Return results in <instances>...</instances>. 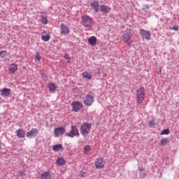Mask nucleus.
Listing matches in <instances>:
<instances>
[{"mask_svg": "<svg viewBox=\"0 0 179 179\" xmlns=\"http://www.w3.org/2000/svg\"><path fill=\"white\" fill-rule=\"evenodd\" d=\"M82 24L84 27H87V29H90L92 25L93 24V18H92L89 15H84L81 17Z\"/></svg>", "mask_w": 179, "mask_h": 179, "instance_id": "f257e3e1", "label": "nucleus"}, {"mask_svg": "<svg viewBox=\"0 0 179 179\" xmlns=\"http://www.w3.org/2000/svg\"><path fill=\"white\" fill-rule=\"evenodd\" d=\"M145 100V89L141 87L137 90V104H142Z\"/></svg>", "mask_w": 179, "mask_h": 179, "instance_id": "f03ea898", "label": "nucleus"}, {"mask_svg": "<svg viewBox=\"0 0 179 179\" xmlns=\"http://www.w3.org/2000/svg\"><path fill=\"white\" fill-rule=\"evenodd\" d=\"M92 129V124L85 122L80 127V132L83 135H87Z\"/></svg>", "mask_w": 179, "mask_h": 179, "instance_id": "7ed1b4c3", "label": "nucleus"}, {"mask_svg": "<svg viewBox=\"0 0 179 179\" xmlns=\"http://www.w3.org/2000/svg\"><path fill=\"white\" fill-rule=\"evenodd\" d=\"M66 136H69V138L79 136V130L78 129V127H76V125H72L71 130L66 134Z\"/></svg>", "mask_w": 179, "mask_h": 179, "instance_id": "20e7f679", "label": "nucleus"}, {"mask_svg": "<svg viewBox=\"0 0 179 179\" xmlns=\"http://www.w3.org/2000/svg\"><path fill=\"white\" fill-rule=\"evenodd\" d=\"M71 107L74 113H79L82 109V107H83V103L80 101H73L71 103Z\"/></svg>", "mask_w": 179, "mask_h": 179, "instance_id": "39448f33", "label": "nucleus"}, {"mask_svg": "<svg viewBox=\"0 0 179 179\" xmlns=\"http://www.w3.org/2000/svg\"><path fill=\"white\" fill-rule=\"evenodd\" d=\"M104 164H106V162L104 161V159H103V157H99L95 161L96 169H104Z\"/></svg>", "mask_w": 179, "mask_h": 179, "instance_id": "423d86ee", "label": "nucleus"}, {"mask_svg": "<svg viewBox=\"0 0 179 179\" xmlns=\"http://www.w3.org/2000/svg\"><path fill=\"white\" fill-rule=\"evenodd\" d=\"M94 101V98L93 97V96L90 94H87L85 96V98L84 100V104L89 107L90 106H92V104H93Z\"/></svg>", "mask_w": 179, "mask_h": 179, "instance_id": "0eeeda50", "label": "nucleus"}, {"mask_svg": "<svg viewBox=\"0 0 179 179\" xmlns=\"http://www.w3.org/2000/svg\"><path fill=\"white\" fill-rule=\"evenodd\" d=\"M131 37H132V30L127 29L123 34L122 40L123 41H124V43H127V41H129V40H131Z\"/></svg>", "mask_w": 179, "mask_h": 179, "instance_id": "6e6552de", "label": "nucleus"}, {"mask_svg": "<svg viewBox=\"0 0 179 179\" xmlns=\"http://www.w3.org/2000/svg\"><path fill=\"white\" fill-rule=\"evenodd\" d=\"M27 138L31 139V138H36L38 135V129H32L31 131L27 132Z\"/></svg>", "mask_w": 179, "mask_h": 179, "instance_id": "1a4fd4ad", "label": "nucleus"}, {"mask_svg": "<svg viewBox=\"0 0 179 179\" xmlns=\"http://www.w3.org/2000/svg\"><path fill=\"white\" fill-rule=\"evenodd\" d=\"M70 31H71L69 29V27H68L64 24H61V27H60L61 34H62L63 36H66V34H69Z\"/></svg>", "mask_w": 179, "mask_h": 179, "instance_id": "9d476101", "label": "nucleus"}, {"mask_svg": "<svg viewBox=\"0 0 179 179\" xmlns=\"http://www.w3.org/2000/svg\"><path fill=\"white\" fill-rule=\"evenodd\" d=\"M140 34L143 38H145V40H150V32L146 31L145 29H140Z\"/></svg>", "mask_w": 179, "mask_h": 179, "instance_id": "9b49d317", "label": "nucleus"}, {"mask_svg": "<svg viewBox=\"0 0 179 179\" xmlns=\"http://www.w3.org/2000/svg\"><path fill=\"white\" fill-rule=\"evenodd\" d=\"M54 134L55 136H61L65 134V127H57L55 129Z\"/></svg>", "mask_w": 179, "mask_h": 179, "instance_id": "f8f14e48", "label": "nucleus"}, {"mask_svg": "<svg viewBox=\"0 0 179 179\" xmlns=\"http://www.w3.org/2000/svg\"><path fill=\"white\" fill-rule=\"evenodd\" d=\"M10 92L11 90L9 88H3L1 90V94L3 96V97H8L10 96Z\"/></svg>", "mask_w": 179, "mask_h": 179, "instance_id": "ddd939ff", "label": "nucleus"}, {"mask_svg": "<svg viewBox=\"0 0 179 179\" xmlns=\"http://www.w3.org/2000/svg\"><path fill=\"white\" fill-rule=\"evenodd\" d=\"M8 71H9L10 73H15V72H17V64H13V63L10 64Z\"/></svg>", "mask_w": 179, "mask_h": 179, "instance_id": "4468645a", "label": "nucleus"}, {"mask_svg": "<svg viewBox=\"0 0 179 179\" xmlns=\"http://www.w3.org/2000/svg\"><path fill=\"white\" fill-rule=\"evenodd\" d=\"M16 136H17V138H24V136H26V131H24V130L22 129H19L16 131L15 132Z\"/></svg>", "mask_w": 179, "mask_h": 179, "instance_id": "2eb2a0df", "label": "nucleus"}, {"mask_svg": "<svg viewBox=\"0 0 179 179\" xmlns=\"http://www.w3.org/2000/svg\"><path fill=\"white\" fill-rule=\"evenodd\" d=\"M51 172L50 171H45L41 175V179H51Z\"/></svg>", "mask_w": 179, "mask_h": 179, "instance_id": "dca6fc26", "label": "nucleus"}, {"mask_svg": "<svg viewBox=\"0 0 179 179\" xmlns=\"http://www.w3.org/2000/svg\"><path fill=\"white\" fill-rule=\"evenodd\" d=\"M111 10V8L106 5H101L100 6V11L102 13H108Z\"/></svg>", "mask_w": 179, "mask_h": 179, "instance_id": "f3484780", "label": "nucleus"}, {"mask_svg": "<svg viewBox=\"0 0 179 179\" xmlns=\"http://www.w3.org/2000/svg\"><path fill=\"white\" fill-rule=\"evenodd\" d=\"M52 150H54V152H62L64 147L61 144L55 145L52 146Z\"/></svg>", "mask_w": 179, "mask_h": 179, "instance_id": "a211bd4d", "label": "nucleus"}, {"mask_svg": "<svg viewBox=\"0 0 179 179\" xmlns=\"http://www.w3.org/2000/svg\"><path fill=\"white\" fill-rule=\"evenodd\" d=\"M88 41L91 45H96L97 44V38L94 36H91Z\"/></svg>", "mask_w": 179, "mask_h": 179, "instance_id": "6ab92c4d", "label": "nucleus"}, {"mask_svg": "<svg viewBox=\"0 0 179 179\" xmlns=\"http://www.w3.org/2000/svg\"><path fill=\"white\" fill-rule=\"evenodd\" d=\"M49 91L52 93H54L55 90H57V85L54 84V83H51L48 85Z\"/></svg>", "mask_w": 179, "mask_h": 179, "instance_id": "aec40b11", "label": "nucleus"}, {"mask_svg": "<svg viewBox=\"0 0 179 179\" xmlns=\"http://www.w3.org/2000/svg\"><path fill=\"white\" fill-rule=\"evenodd\" d=\"M99 1H93L91 3V6L92 8H93L95 12H99Z\"/></svg>", "mask_w": 179, "mask_h": 179, "instance_id": "412c9836", "label": "nucleus"}, {"mask_svg": "<svg viewBox=\"0 0 179 179\" xmlns=\"http://www.w3.org/2000/svg\"><path fill=\"white\" fill-rule=\"evenodd\" d=\"M50 37L51 36H50V34H47V32H43L42 35V40L43 41H48Z\"/></svg>", "mask_w": 179, "mask_h": 179, "instance_id": "4be33fe9", "label": "nucleus"}, {"mask_svg": "<svg viewBox=\"0 0 179 179\" xmlns=\"http://www.w3.org/2000/svg\"><path fill=\"white\" fill-rule=\"evenodd\" d=\"M56 164L57 166H64V164H65V159H64V158H58L57 159Z\"/></svg>", "mask_w": 179, "mask_h": 179, "instance_id": "5701e85b", "label": "nucleus"}, {"mask_svg": "<svg viewBox=\"0 0 179 179\" xmlns=\"http://www.w3.org/2000/svg\"><path fill=\"white\" fill-rule=\"evenodd\" d=\"M41 23H43V24H47V23H48L47 15H45L44 13H42L41 15Z\"/></svg>", "mask_w": 179, "mask_h": 179, "instance_id": "b1692460", "label": "nucleus"}, {"mask_svg": "<svg viewBox=\"0 0 179 179\" xmlns=\"http://www.w3.org/2000/svg\"><path fill=\"white\" fill-rule=\"evenodd\" d=\"M82 76L85 79H92V74L87 71L83 73Z\"/></svg>", "mask_w": 179, "mask_h": 179, "instance_id": "393cba45", "label": "nucleus"}, {"mask_svg": "<svg viewBox=\"0 0 179 179\" xmlns=\"http://www.w3.org/2000/svg\"><path fill=\"white\" fill-rule=\"evenodd\" d=\"M169 142V138H162L160 141V145L164 146V145H167Z\"/></svg>", "mask_w": 179, "mask_h": 179, "instance_id": "a878e982", "label": "nucleus"}, {"mask_svg": "<svg viewBox=\"0 0 179 179\" xmlns=\"http://www.w3.org/2000/svg\"><path fill=\"white\" fill-rule=\"evenodd\" d=\"M169 134H170V129H166L161 132L160 135H169Z\"/></svg>", "mask_w": 179, "mask_h": 179, "instance_id": "bb28decb", "label": "nucleus"}, {"mask_svg": "<svg viewBox=\"0 0 179 179\" xmlns=\"http://www.w3.org/2000/svg\"><path fill=\"white\" fill-rule=\"evenodd\" d=\"M92 148L90 147V145H85L84 147V152L85 153H87V152H90Z\"/></svg>", "mask_w": 179, "mask_h": 179, "instance_id": "cd10ccee", "label": "nucleus"}, {"mask_svg": "<svg viewBox=\"0 0 179 179\" xmlns=\"http://www.w3.org/2000/svg\"><path fill=\"white\" fill-rule=\"evenodd\" d=\"M35 59H36V61H40V59H41V56L40 55V53H36Z\"/></svg>", "mask_w": 179, "mask_h": 179, "instance_id": "c85d7f7f", "label": "nucleus"}, {"mask_svg": "<svg viewBox=\"0 0 179 179\" xmlns=\"http://www.w3.org/2000/svg\"><path fill=\"white\" fill-rule=\"evenodd\" d=\"M155 120H152L151 121L149 122V125L150 127V128H155Z\"/></svg>", "mask_w": 179, "mask_h": 179, "instance_id": "c756f323", "label": "nucleus"}, {"mask_svg": "<svg viewBox=\"0 0 179 179\" xmlns=\"http://www.w3.org/2000/svg\"><path fill=\"white\" fill-rule=\"evenodd\" d=\"M0 57H1V58H3V57H6V51H5V50L1 51Z\"/></svg>", "mask_w": 179, "mask_h": 179, "instance_id": "7c9ffc66", "label": "nucleus"}, {"mask_svg": "<svg viewBox=\"0 0 179 179\" xmlns=\"http://www.w3.org/2000/svg\"><path fill=\"white\" fill-rule=\"evenodd\" d=\"M64 59L67 60V62H71V59L69 58V57L68 56V54H65L64 56Z\"/></svg>", "mask_w": 179, "mask_h": 179, "instance_id": "2f4dec72", "label": "nucleus"}, {"mask_svg": "<svg viewBox=\"0 0 179 179\" xmlns=\"http://www.w3.org/2000/svg\"><path fill=\"white\" fill-rule=\"evenodd\" d=\"M25 171H20L18 172V175L22 177V176H24Z\"/></svg>", "mask_w": 179, "mask_h": 179, "instance_id": "473e14b6", "label": "nucleus"}, {"mask_svg": "<svg viewBox=\"0 0 179 179\" xmlns=\"http://www.w3.org/2000/svg\"><path fill=\"white\" fill-rule=\"evenodd\" d=\"M172 30H175L176 31H178V26L175 25L172 27Z\"/></svg>", "mask_w": 179, "mask_h": 179, "instance_id": "72a5a7b5", "label": "nucleus"}, {"mask_svg": "<svg viewBox=\"0 0 179 179\" xmlns=\"http://www.w3.org/2000/svg\"><path fill=\"white\" fill-rule=\"evenodd\" d=\"M138 170L142 172V171H145V169H143V167H139Z\"/></svg>", "mask_w": 179, "mask_h": 179, "instance_id": "f704fd0d", "label": "nucleus"}, {"mask_svg": "<svg viewBox=\"0 0 179 179\" xmlns=\"http://www.w3.org/2000/svg\"><path fill=\"white\" fill-rule=\"evenodd\" d=\"M0 149H1V145H0Z\"/></svg>", "mask_w": 179, "mask_h": 179, "instance_id": "c9c22d12", "label": "nucleus"}]
</instances>
